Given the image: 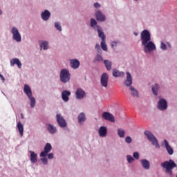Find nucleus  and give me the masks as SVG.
<instances>
[{
  "mask_svg": "<svg viewBox=\"0 0 177 177\" xmlns=\"http://www.w3.org/2000/svg\"><path fill=\"white\" fill-rule=\"evenodd\" d=\"M141 45L143 46L144 53L149 54L157 49L156 44L151 41V34L147 29L143 30L140 33Z\"/></svg>",
  "mask_w": 177,
  "mask_h": 177,
  "instance_id": "obj_1",
  "label": "nucleus"
},
{
  "mask_svg": "<svg viewBox=\"0 0 177 177\" xmlns=\"http://www.w3.org/2000/svg\"><path fill=\"white\" fill-rule=\"evenodd\" d=\"M90 26L91 28H93L94 31L97 32L99 38L102 39L100 46L102 50L107 52L108 48L107 44H106V35H104V32H103V28H102L100 25H97V21H96L95 18L90 19Z\"/></svg>",
  "mask_w": 177,
  "mask_h": 177,
  "instance_id": "obj_2",
  "label": "nucleus"
},
{
  "mask_svg": "<svg viewBox=\"0 0 177 177\" xmlns=\"http://www.w3.org/2000/svg\"><path fill=\"white\" fill-rule=\"evenodd\" d=\"M160 166L165 169V174L169 175V176H172V175H174V171L172 169L177 167L176 163H175V161L172 160L171 159L160 163Z\"/></svg>",
  "mask_w": 177,
  "mask_h": 177,
  "instance_id": "obj_3",
  "label": "nucleus"
},
{
  "mask_svg": "<svg viewBox=\"0 0 177 177\" xmlns=\"http://www.w3.org/2000/svg\"><path fill=\"white\" fill-rule=\"evenodd\" d=\"M24 93H26L30 101V108L34 109V107H35L37 101L35 100V97L32 96V91H31V87H30L28 84H25L24 87Z\"/></svg>",
  "mask_w": 177,
  "mask_h": 177,
  "instance_id": "obj_4",
  "label": "nucleus"
},
{
  "mask_svg": "<svg viewBox=\"0 0 177 177\" xmlns=\"http://www.w3.org/2000/svg\"><path fill=\"white\" fill-rule=\"evenodd\" d=\"M59 80L62 84H67L71 80V73L67 68H62L59 72Z\"/></svg>",
  "mask_w": 177,
  "mask_h": 177,
  "instance_id": "obj_5",
  "label": "nucleus"
},
{
  "mask_svg": "<svg viewBox=\"0 0 177 177\" xmlns=\"http://www.w3.org/2000/svg\"><path fill=\"white\" fill-rule=\"evenodd\" d=\"M144 135H145L146 138L151 143L152 146H154L156 149H160V144L158 143V140L157 138L154 136V135L150 132V131L147 130L144 132Z\"/></svg>",
  "mask_w": 177,
  "mask_h": 177,
  "instance_id": "obj_6",
  "label": "nucleus"
},
{
  "mask_svg": "<svg viewBox=\"0 0 177 177\" xmlns=\"http://www.w3.org/2000/svg\"><path fill=\"white\" fill-rule=\"evenodd\" d=\"M10 32L12 34V38L13 41H15V42L18 43L21 42V34H20V32L19 31V28H17V27H12L10 29Z\"/></svg>",
  "mask_w": 177,
  "mask_h": 177,
  "instance_id": "obj_7",
  "label": "nucleus"
},
{
  "mask_svg": "<svg viewBox=\"0 0 177 177\" xmlns=\"http://www.w3.org/2000/svg\"><path fill=\"white\" fill-rule=\"evenodd\" d=\"M159 111H165L168 109V102L165 98H160L157 103Z\"/></svg>",
  "mask_w": 177,
  "mask_h": 177,
  "instance_id": "obj_8",
  "label": "nucleus"
},
{
  "mask_svg": "<svg viewBox=\"0 0 177 177\" xmlns=\"http://www.w3.org/2000/svg\"><path fill=\"white\" fill-rule=\"evenodd\" d=\"M95 21H100V23H104L107 20L106 15L102 12L100 10H95Z\"/></svg>",
  "mask_w": 177,
  "mask_h": 177,
  "instance_id": "obj_9",
  "label": "nucleus"
},
{
  "mask_svg": "<svg viewBox=\"0 0 177 177\" xmlns=\"http://www.w3.org/2000/svg\"><path fill=\"white\" fill-rule=\"evenodd\" d=\"M56 120L60 128H66L67 127V121L65 120L62 114L58 113L56 115Z\"/></svg>",
  "mask_w": 177,
  "mask_h": 177,
  "instance_id": "obj_10",
  "label": "nucleus"
},
{
  "mask_svg": "<svg viewBox=\"0 0 177 177\" xmlns=\"http://www.w3.org/2000/svg\"><path fill=\"white\" fill-rule=\"evenodd\" d=\"M100 84L103 88H107L109 86V74L107 73H103L101 75Z\"/></svg>",
  "mask_w": 177,
  "mask_h": 177,
  "instance_id": "obj_11",
  "label": "nucleus"
},
{
  "mask_svg": "<svg viewBox=\"0 0 177 177\" xmlns=\"http://www.w3.org/2000/svg\"><path fill=\"white\" fill-rule=\"evenodd\" d=\"M160 49L163 51L168 50V49H172V45L169 41L161 40Z\"/></svg>",
  "mask_w": 177,
  "mask_h": 177,
  "instance_id": "obj_12",
  "label": "nucleus"
},
{
  "mask_svg": "<svg viewBox=\"0 0 177 177\" xmlns=\"http://www.w3.org/2000/svg\"><path fill=\"white\" fill-rule=\"evenodd\" d=\"M132 75L129 72L126 73V80L124 81L123 84L124 86H127V88H131L132 86Z\"/></svg>",
  "mask_w": 177,
  "mask_h": 177,
  "instance_id": "obj_13",
  "label": "nucleus"
},
{
  "mask_svg": "<svg viewBox=\"0 0 177 177\" xmlns=\"http://www.w3.org/2000/svg\"><path fill=\"white\" fill-rule=\"evenodd\" d=\"M70 67H71L73 70H77L80 68V66H81V62L80 60L77 59H69Z\"/></svg>",
  "mask_w": 177,
  "mask_h": 177,
  "instance_id": "obj_14",
  "label": "nucleus"
},
{
  "mask_svg": "<svg viewBox=\"0 0 177 177\" xmlns=\"http://www.w3.org/2000/svg\"><path fill=\"white\" fill-rule=\"evenodd\" d=\"M86 95V93L82 88H77L75 91V97L77 100H82Z\"/></svg>",
  "mask_w": 177,
  "mask_h": 177,
  "instance_id": "obj_15",
  "label": "nucleus"
},
{
  "mask_svg": "<svg viewBox=\"0 0 177 177\" xmlns=\"http://www.w3.org/2000/svg\"><path fill=\"white\" fill-rule=\"evenodd\" d=\"M51 150H52V145H50V143H46L44 147V151L40 153L39 156L46 157V156H48V153H50Z\"/></svg>",
  "mask_w": 177,
  "mask_h": 177,
  "instance_id": "obj_16",
  "label": "nucleus"
},
{
  "mask_svg": "<svg viewBox=\"0 0 177 177\" xmlns=\"http://www.w3.org/2000/svg\"><path fill=\"white\" fill-rule=\"evenodd\" d=\"M70 96H71V92L67 90H64L62 91L61 97L63 102H65V103H67V102L70 100Z\"/></svg>",
  "mask_w": 177,
  "mask_h": 177,
  "instance_id": "obj_17",
  "label": "nucleus"
},
{
  "mask_svg": "<svg viewBox=\"0 0 177 177\" xmlns=\"http://www.w3.org/2000/svg\"><path fill=\"white\" fill-rule=\"evenodd\" d=\"M39 46L41 50H48L50 48L49 41L47 40H39Z\"/></svg>",
  "mask_w": 177,
  "mask_h": 177,
  "instance_id": "obj_18",
  "label": "nucleus"
},
{
  "mask_svg": "<svg viewBox=\"0 0 177 177\" xmlns=\"http://www.w3.org/2000/svg\"><path fill=\"white\" fill-rule=\"evenodd\" d=\"M102 117L106 121H110V122H115V118H114V115H113V114L109 112H104L102 113Z\"/></svg>",
  "mask_w": 177,
  "mask_h": 177,
  "instance_id": "obj_19",
  "label": "nucleus"
},
{
  "mask_svg": "<svg viewBox=\"0 0 177 177\" xmlns=\"http://www.w3.org/2000/svg\"><path fill=\"white\" fill-rule=\"evenodd\" d=\"M41 18L43 21H48L50 19V11L48 10H44L41 12Z\"/></svg>",
  "mask_w": 177,
  "mask_h": 177,
  "instance_id": "obj_20",
  "label": "nucleus"
},
{
  "mask_svg": "<svg viewBox=\"0 0 177 177\" xmlns=\"http://www.w3.org/2000/svg\"><path fill=\"white\" fill-rule=\"evenodd\" d=\"M46 128L50 135H55L57 132V128L52 124H46Z\"/></svg>",
  "mask_w": 177,
  "mask_h": 177,
  "instance_id": "obj_21",
  "label": "nucleus"
},
{
  "mask_svg": "<svg viewBox=\"0 0 177 177\" xmlns=\"http://www.w3.org/2000/svg\"><path fill=\"white\" fill-rule=\"evenodd\" d=\"M140 162L143 169H145L146 171H149V169H150V161L149 160L145 158L141 159L140 160Z\"/></svg>",
  "mask_w": 177,
  "mask_h": 177,
  "instance_id": "obj_22",
  "label": "nucleus"
},
{
  "mask_svg": "<svg viewBox=\"0 0 177 177\" xmlns=\"http://www.w3.org/2000/svg\"><path fill=\"white\" fill-rule=\"evenodd\" d=\"M85 121H86V115L85 113L82 112L79 113L77 116V122L80 125H84L85 124Z\"/></svg>",
  "mask_w": 177,
  "mask_h": 177,
  "instance_id": "obj_23",
  "label": "nucleus"
},
{
  "mask_svg": "<svg viewBox=\"0 0 177 177\" xmlns=\"http://www.w3.org/2000/svg\"><path fill=\"white\" fill-rule=\"evenodd\" d=\"M162 146H165L168 154H169V156H172V154H174V149H172V147L169 145V143L168 142V141L167 140H163V143L162 144Z\"/></svg>",
  "mask_w": 177,
  "mask_h": 177,
  "instance_id": "obj_24",
  "label": "nucleus"
},
{
  "mask_svg": "<svg viewBox=\"0 0 177 177\" xmlns=\"http://www.w3.org/2000/svg\"><path fill=\"white\" fill-rule=\"evenodd\" d=\"M10 64L11 66V67L15 66V65L16 64L18 67V68H21V62L20 61V59H19V58H13L10 60Z\"/></svg>",
  "mask_w": 177,
  "mask_h": 177,
  "instance_id": "obj_25",
  "label": "nucleus"
},
{
  "mask_svg": "<svg viewBox=\"0 0 177 177\" xmlns=\"http://www.w3.org/2000/svg\"><path fill=\"white\" fill-rule=\"evenodd\" d=\"M98 133L100 138H106L107 136V127L101 126L98 129Z\"/></svg>",
  "mask_w": 177,
  "mask_h": 177,
  "instance_id": "obj_26",
  "label": "nucleus"
},
{
  "mask_svg": "<svg viewBox=\"0 0 177 177\" xmlns=\"http://www.w3.org/2000/svg\"><path fill=\"white\" fill-rule=\"evenodd\" d=\"M29 153H30V162L35 164L38 161V155L34 151H29Z\"/></svg>",
  "mask_w": 177,
  "mask_h": 177,
  "instance_id": "obj_27",
  "label": "nucleus"
},
{
  "mask_svg": "<svg viewBox=\"0 0 177 177\" xmlns=\"http://www.w3.org/2000/svg\"><path fill=\"white\" fill-rule=\"evenodd\" d=\"M113 77H115V78H118V77H124L125 73L123 71H120L117 69H113V73H112Z\"/></svg>",
  "mask_w": 177,
  "mask_h": 177,
  "instance_id": "obj_28",
  "label": "nucleus"
},
{
  "mask_svg": "<svg viewBox=\"0 0 177 177\" xmlns=\"http://www.w3.org/2000/svg\"><path fill=\"white\" fill-rule=\"evenodd\" d=\"M129 89L131 91V95L133 97H139V92L138 90H136V88H135V87L131 86L129 88Z\"/></svg>",
  "mask_w": 177,
  "mask_h": 177,
  "instance_id": "obj_29",
  "label": "nucleus"
},
{
  "mask_svg": "<svg viewBox=\"0 0 177 177\" xmlns=\"http://www.w3.org/2000/svg\"><path fill=\"white\" fill-rule=\"evenodd\" d=\"M17 128L19 132L20 136H23V135H24V126H23L21 122H17Z\"/></svg>",
  "mask_w": 177,
  "mask_h": 177,
  "instance_id": "obj_30",
  "label": "nucleus"
},
{
  "mask_svg": "<svg viewBox=\"0 0 177 177\" xmlns=\"http://www.w3.org/2000/svg\"><path fill=\"white\" fill-rule=\"evenodd\" d=\"M160 84L157 83L152 86V93H153L154 96L158 95V91H160Z\"/></svg>",
  "mask_w": 177,
  "mask_h": 177,
  "instance_id": "obj_31",
  "label": "nucleus"
},
{
  "mask_svg": "<svg viewBox=\"0 0 177 177\" xmlns=\"http://www.w3.org/2000/svg\"><path fill=\"white\" fill-rule=\"evenodd\" d=\"M104 64L107 70V71H110L113 67V62L109 59L104 60Z\"/></svg>",
  "mask_w": 177,
  "mask_h": 177,
  "instance_id": "obj_32",
  "label": "nucleus"
},
{
  "mask_svg": "<svg viewBox=\"0 0 177 177\" xmlns=\"http://www.w3.org/2000/svg\"><path fill=\"white\" fill-rule=\"evenodd\" d=\"M117 133L119 136V138H125V130L121 128H118L117 131Z\"/></svg>",
  "mask_w": 177,
  "mask_h": 177,
  "instance_id": "obj_33",
  "label": "nucleus"
},
{
  "mask_svg": "<svg viewBox=\"0 0 177 177\" xmlns=\"http://www.w3.org/2000/svg\"><path fill=\"white\" fill-rule=\"evenodd\" d=\"M94 62H104V60L103 59V56H102V54H97L94 59Z\"/></svg>",
  "mask_w": 177,
  "mask_h": 177,
  "instance_id": "obj_34",
  "label": "nucleus"
},
{
  "mask_svg": "<svg viewBox=\"0 0 177 177\" xmlns=\"http://www.w3.org/2000/svg\"><path fill=\"white\" fill-rule=\"evenodd\" d=\"M118 44H120V41H112L111 42V47L112 48V49H113V50H115V49H117Z\"/></svg>",
  "mask_w": 177,
  "mask_h": 177,
  "instance_id": "obj_35",
  "label": "nucleus"
},
{
  "mask_svg": "<svg viewBox=\"0 0 177 177\" xmlns=\"http://www.w3.org/2000/svg\"><path fill=\"white\" fill-rule=\"evenodd\" d=\"M54 26H55V28H56V30H57V31H59V32H61V31H62V24H60V22H59V21L55 22Z\"/></svg>",
  "mask_w": 177,
  "mask_h": 177,
  "instance_id": "obj_36",
  "label": "nucleus"
},
{
  "mask_svg": "<svg viewBox=\"0 0 177 177\" xmlns=\"http://www.w3.org/2000/svg\"><path fill=\"white\" fill-rule=\"evenodd\" d=\"M126 158L128 164H132V162L135 161V158H133V156L131 155H127Z\"/></svg>",
  "mask_w": 177,
  "mask_h": 177,
  "instance_id": "obj_37",
  "label": "nucleus"
},
{
  "mask_svg": "<svg viewBox=\"0 0 177 177\" xmlns=\"http://www.w3.org/2000/svg\"><path fill=\"white\" fill-rule=\"evenodd\" d=\"M95 49L97 53L102 55V48H100V45H99V44H95Z\"/></svg>",
  "mask_w": 177,
  "mask_h": 177,
  "instance_id": "obj_38",
  "label": "nucleus"
},
{
  "mask_svg": "<svg viewBox=\"0 0 177 177\" xmlns=\"http://www.w3.org/2000/svg\"><path fill=\"white\" fill-rule=\"evenodd\" d=\"M133 158L134 160H139L140 158V154L138 151H135L133 153Z\"/></svg>",
  "mask_w": 177,
  "mask_h": 177,
  "instance_id": "obj_39",
  "label": "nucleus"
},
{
  "mask_svg": "<svg viewBox=\"0 0 177 177\" xmlns=\"http://www.w3.org/2000/svg\"><path fill=\"white\" fill-rule=\"evenodd\" d=\"M40 161H41L44 165H48V158L43 157L40 158Z\"/></svg>",
  "mask_w": 177,
  "mask_h": 177,
  "instance_id": "obj_40",
  "label": "nucleus"
},
{
  "mask_svg": "<svg viewBox=\"0 0 177 177\" xmlns=\"http://www.w3.org/2000/svg\"><path fill=\"white\" fill-rule=\"evenodd\" d=\"M125 142L126 143H128V144L132 143V138H131V136L126 137Z\"/></svg>",
  "mask_w": 177,
  "mask_h": 177,
  "instance_id": "obj_41",
  "label": "nucleus"
},
{
  "mask_svg": "<svg viewBox=\"0 0 177 177\" xmlns=\"http://www.w3.org/2000/svg\"><path fill=\"white\" fill-rule=\"evenodd\" d=\"M94 8H95V9H99L102 7V5H100V3H99L98 2L94 3L93 4Z\"/></svg>",
  "mask_w": 177,
  "mask_h": 177,
  "instance_id": "obj_42",
  "label": "nucleus"
},
{
  "mask_svg": "<svg viewBox=\"0 0 177 177\" xmlns=\"http://www.w3.org/2000/svg\"><path fill=\"white\" fill-rule=\"evenodd\" d=\"M47 157L48 160H53V154L52 153L47 154Z\"/></svg>",
  "mask_w": 177,
  "mask_h": 177,
  "instance_id": "obj_43",
  "label": "nucleus"
},
{
  "mask_svg": "<svg viewBox=\"0 0 177 177\" xmlns=\"http://www.w3.org/2000/svg\"><path fill=\"white\" fill-rule=\"evenodd\" d=\"M0 78H1V80L3 81V82H5V77H3V75L0 74Z\"/></svg>",
  "mask_w": 177,
  "mask_h": 177,
  "instance_id": "obj_44",
  "label": "nucleus"
},
{
  "mask_svg": "<svg viewBox=\"0 0 177 177\" xmlns=\"http://www.w3.org/2000/svg\"><path fill=\"white\" fill-rule=\"evenodd\" d=\"M134 35H135L136 37H138V32H134Z\"/></svg>",
  "mask_w": 177,
  "mask_h": 177,
  "instance_id": "obj_45",
  "label": "nucleus"
},
{
  "mask_svg": "<svg viewBox=\"0 0 177 177\" xmlns=\"http://www.w3.org/2000/svg\"><path fill=\"white\" fill-rule=\"evenodd\" d=\"M2 10L0 9V16L3 14Z\"/></svg>",
  "mask_w": 177,
  "mask_h": 177,
  "instance_id": "obj_46",
  "label": "nucleus"
},
{
  "mask_svg": "<svg viewBox=\"0 0 177 177\" xmlns=\"http://www.w3.org/2000/svg\"><path fill=\"white\" fill-rule=\"evenodd\" d=\"M21 118L23 120L24 118V116H23V114L21 115Z\"/></svg>",
  "mask_w": 177,
  "mask_h": 177,
  "instance_id": "obj_47",
  "label": "nucleus"
},
{
  "mask_svg": "<svg viewBox=\"0 0 177 177\" xmlns=\"http://www.w3.org/2000/svg\"><path fill=\"white\" fill-rule=\"evenodd\" d=\"M134 1H137L138 0H134Z\"/></svg>",
  "mask_w": 177,
  "mask_h": 177,
  "instance_id": "obj_48",
  "label": "nucleus"
},
{
  "mask_svg": "<svg viewBox=\"0 0 177 177\" xmlns=\"http://www.w3.org/2000/svg\"><path fill=\"white\" fill-rule=\"evenodd\" d=\"M176 177H177V174H176Z\"/></svg>",
  "mask_w": 177,
  "mask_h": 177,
  "instance_id": "obj_49",
  "label": "nucleus"
}]
</instances>
